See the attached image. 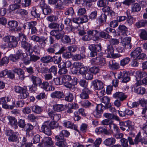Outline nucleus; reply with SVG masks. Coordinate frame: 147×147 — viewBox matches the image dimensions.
<instances>
[{
	"instance_id": "nucleus-29",
	"label": "nucleus",
	"mask_w": 147,
	"mask_h": 147,
	"mask_svg": "<svg viewBox=\"0 0 147 147\" xmlns=\"http://www.w3.org/2000/svg\"><path fill=\"white\" fill-rule=\"evenodd\" d=\"M116 141L115 138L113 137H111L105 139L104 141V144L106 146H109L114 144Z\"/></svg>"
},
{
	"instance_id": "nucleus-17",
	"label": "nucleus",
	"mask_w": 147,
	"mask_h": 147,
	"mask_svg": "<svg viewBox=\"0 0 147 147\" xmlns=\"http://www.w3.org/2000/svg\"><path fill=\"white\" fill-rule=\"evenodd\" d=\"M47 123L49 124V126L51 129H56L59 131H61L63 129L62 127L59 126V123L53 121L50 122L49 121H46Z\"/></svg>"
},
{
	"instance_id": "nucleus-26",
	"label": "nucleus",
	"mask_w": 147,
	"mask_h": 147,
	"mask_svg": "<svg viewBox=\"0 0 147 147\" xmlns=\"http://www.w3.org/2000/svg\"><path fill=\"white\" fill-rule=\"evenodd\" d=\"M63 125L65 127L70 129H74L78 132L79 131L78 129V127L75 125H74L70 121H65L63 123Z\"/></svg>"
},
{
	"instance_id": "nucleus-58",
	"label": "nucleus",
	"mask_w": 147,
	"mask_h": 147,
	"mask_svg": "<svg viewBox=\"0 0 147 147\" xmlns=\"http://www.w3.org/2000/svg\"><path fill=\"white\" fill-rule=\"evenodd\" d=\"M34 128L33 125L30 123H27L26 124L25 127V130L26 131V134L29 135V132L32 130Z\"/></svg>"
},
{
	"instance_id": "nucleus-22",
	"label": "nucleus",
	"mask_w": 147,
	"mask_h": 147,
	"mask_svg": "<svg viewBox=\"0 0 147 147\" xmlns=\"http://www.w3.org/2000/svg\"><path fill=\"white\" fill-rule=\"evenodd\" d=\"M113 96L114 98L119 99L120 101H122L126 99L127 96L123 92H117L113 94Z\"/></svg>"
},
{
	"instance_id": "nucleus-24",
	"label": "nucleus",
	"mask_w": 147,
	"mask_h": 147,
	"mask_svg": "<svg viewBox=\"0 0 147 147\" xmlns=\"http://www.w3.org/2000/svg\"><path fill=\"white\" fill-rule=\"evenodd\" d=\"M95 132L98 134L101 133H104L106 135H111V133L106 128L100 127L96 128L95 130Z\"/></svg>"
},
{
	"instance_id": "nucleus-15",
	"label": "nucleus",
	"mask_w": 147,
	"mask_h": 147,
	"mask_svg": "<svg viewBox=\"0 0 147 147\" xmlns=\"http://www.w3.org/2000/svg\"><path fill=\"white\" fill-rule=\"evenodd\" d=\"M48 115L49 117L53 121L57 122L60 119L61 115L60 114H57L54 113L52 110H49Z\"/></svg>"
},
{
	"instance_id": "nucleus-52",
	"label": "nucleus",
	"mask_w": 147,
	"mask_h": 147,
	"mask_svg": "<svg viewBox=\"0 0 147 147\" xmlns=\"http://www.w3.org/2000/svg\"><path fill=\"white\" fill-rule=\"evenodd\" d=\"M32 111L36 113L39 114L41 112V108L37 105L32 106Z\"/></svg>"
},
{
	"instance_id": "nucleus-57",
	"label": "nucleus",
	"mask_w": 147,
	"mask_h": 147,
	"mask_svg": "<svg viewBox=\"0 0 147 147\" xmlns=\"http://www.w3.org/2000/svg\"><path fill=\"white\" fill-rule=\"evenodd\" d=\"M100 36L102 38L105 39H110L111 36L109 34L102 31H101L99 33Z\"/></svg>"
},
{
	"instance_id": "nucleus-44",
	"label": "nucleus",
	"mask_w": 147,
	"mask_h": 147,
	"mask_svg": "<svg viewBox=\"0 0 147 147\" xmlns=\"http://www.w3.org/2000/svg\"><path fill=\"white\" fill-rule=\"evenodd\" d=\"M136 78L138 77L140 78H143L144 79L147 77V74L144 72L138 71L136 72Z\"/></svg>"
},
{
	"instance_id": "nucleus-56",
	"label": "nucleus",
	"mask_w": 147,
	"mask_h": 147,
	"mask_svg": "<svg viewBox=\"0 0 147 147\" xmlns=\"http://www.w3.org/2000/svg\"><path fill=\"white\" fill-rule=\"evenodd\" d=\"M80 85L84 88H88V82L85 79H81L79 82Z\"/></svg>"
},
{
	"instance_id": "nucleus-64",
	"label": "nucleus",
	"mask_w": 147,
	"mask_h": 147,
	"mask_svg": "<svg viewBox=\"0 0 147 147\" xmlns=\"http://www.w3.org/2000/svg\"><path fill=\"white\" fill-rule=\"evenodd\" d=\"M78 49V47L76 45H74L68 46L67 47V49L70 53H74Z\"/></svg>"
},
{
	"instance_id": "nucleus-20",
	"label": "nucleus",
	"mask_w": 147,
	"mask_h": 147,
	"mask_svg": "<svg viewBox=\"0 0 147 147\" xmlns=\"http://www.w3.org/2000/svg\"><path fill=\"white\" fill-rule=\"evenodd\" d=\"M118 78L119 79H123L122 82L123 83H127L130 80V77L127 73L124 72H120L119 74Z\"/></svg>"
},
{
	"instance_id": "nucleus-7",
	"label": "nucleus",
	"mask_w": 147,
	"mask_h": 147,
	"mask_svg": "<svg viewBox=\"0 0 147 147\" xmlns=\"http://www.w3.org/2000/svg\"><path fill=\"white\" fill-rule=\"evenodd\" d=\"M114 48L113 46L109 45L107 46V49L105 51V53L109 56L117 58L121 57V55L119 54H114Z\"/></svg>"
},
{
	"instance_id": "nucleus-13",
	"label": "nucleus",
	"mask_w": 147,
	"mask_h": 147,
	"mask_svg": "<svg viewBox=\"0 0 147 147\" xmlns=\"http://www.w3.org/2000/svg\"><path fill=\"white\" fill-rule=\"evenodd\" d=\"M40 5L42 7L44 8L41 10H42L43 13L45 15H50L52 12V9L50 7L48 6L47 5L44 3V1H41Z\"/></svg>"
},
{
	"instance_id": "nucleus-9",
	"label": "nucleus",
	"mask_w": 147,
	"mask_h": 147,
	"mask_svg": "<svg viewBox=\"0 0 147 147\" xmlns=\"http://www.w3.org/2000/svg\"><path fill=\"white\" fill-rule=\"evenodd\" d=\"M105 108L101 104L97 105L95 111L94 112V114L95 117L97 118L100 117L101 114L103 113L104 109Z\"/></svg>"
},
{
	"instance_id": "nucleus-36",
	"label": "nucleus",
	"mask_w": 147,
	"mask_h": 147,
	"mask_svg": "<svg viewBox=\"0 0 147 147\" xmlns=\"http://www.w3.org/2000/svg\"><path fill=\"white\" fill-rule=\"evenodd\" d=\"M13 71L15 73L17 74L19 76L20 79V80H23L24 79V72L22 69L20 68H16L14 69Z\"/></svg>"
},
{
	"instance_id": "nucleus-60",
	"label": "nucleus",
	"mask_w": 147,
	"mask_h": 147,
	"mask_svg": "<svg viewBox=\"0 0 147 147\" xmlns=\"http://www.w3.org/2000/svg\"><path fill=\"white\" fill-rule=\"evenodd\" d=\"M16 13L23 16L24 15L28 14V13L26 10L24 9H20L17 10Z\"/></svg>"
},
{
	"instance_id": "nucleus-33",
	"label": "nucleus",
	"mask_w": 147,
	"mask_h": 147,
	"mask_svg": "<svg viewBox=\"0 0 147 147\" xmlns=\"http://www.w3.org/2000/svg\"><path fill=\"white\" fill-rule=\"evenodd\" d=\"M89 48L91 51L97 52L101 50V47L100 45L92 44L89 46Z\"/></svg>"
},
{
	"instance_id": "nucleus-28",
	"label": "nucleus",
	"mask_w": 147,
	"mask_h": 147,
	"mask_svg": "<svg viewBox=\"0 0 147 147\" xmlns=\"http://www.w3.org/2000/svg\"><path fill=\"white\" fill-rule=\"evenodd\" d=\"M7 118L9 121L10 124L11 126L14 127L15 128L17 127L18 122L17 120L14 117L8 116H7Z\"/></svg>"
},
{
	"instance_id": "nucleus-38",
	"label": "nucleus",
	"mask_w": 147,
	"mask_h": 147,
	"mask_svg": "<svg viewBox=\"0 0 147 147\" xmlns=\"http://www.w3.org/2000/svg\"><path fill=\"white\" fill-rule=\"evenodd\" d=\"M61 131L59 134L56 136L59 138H64V137H67L70 135V133L67 130H61Z\"/></svg>"
},
{
	"instance_id": "nucleus-39",
	"label": "nucleus",
	"mask_w": 147,
	"mask_h": 147,
	"mask_svg": "<svg viewBox=\"0 0 147 147\" xmlns=\"http://www.w3.org/2000/svg\"><path fill=\"white\" fill-rule=\"evenodd\" d=\"M102 10L104 12H107L111 16H114L115 13L109 6H106L102 9Z\"/></svg>"
},
{
	"instance_id": "nucleus-6",
	"label": "nucleus",
	"mask_w": 147,
	"mask_h": 147,
	"mask_svg": "<svg viewBox=\"0 0 147 147\" xmlns=\"http://www.w3.org/2000/svg\"><path fill=\"white\" fill-rule=\"evenodd\" d=\"M10 101L8 97H4L1 98L0 100V104L2 105L3 108L5 109H13L16 105L14 102H12L13 104L11 105H9L7 103Z\"/></svg>"
},
{
	"instance_id": "nucleus-54",
	"label": "nucleus",
	"mask_w": 147,
	"mask_h": 147,
	"mask_svg": "<svg viewBox=\"0 0 147 147\" xmlns=\"http://www.w3.org/2000/svg\"><path fill=\"white\" fill-rule=\"evenodd\" d=\"M105 31L108 34L110 33L111 34L115 36L116 35V32L115 30L110 27L106 28L105 30Z\"/></svg>"
},
{
	"instance_id": "nucleus-53",
	"label": "nucleus",
	"mask_w": 147,
	"mask_h": 147,
	"mask_svg": "<svg viewBox=\"0 0 147 147\" xmlns=\"http://www.w3.org/2000/svg\"><path fill=\"white\" fill-rule=\"evenodd\" d=\"M85 55L82 54H76L74 55L73 57V59L74 61H77L81 59L84 58Z\"/></svg>"
},
{
	"instance_id": "nucleus-11",
	"label": "nucleus",
	"mask_w": 147,
	"mask_h": 147,
	"mask_svg": "<svg viewBox=\"0 0 147 147\" xmlns=\"http://www.w3.org/2000/svg\"><path fill=\"white\" fill-rule=\"evenodd\" d=\"M39 86L40 88L46 91H52L55 89L54 87L50 85L47 81H44L40 83Z\"/></svg>"
},
{
	"instance_id": "nucleus-2",
	"label": "nucleus",
	"mask_w": 147,
	"mask_h": 147,
	"mask_svg": "<svg viewBox=\"0 0 147 147\" xmlns=\"http://www.w3.org/2000/svg\"><path fill=\"white\" fill-rule=\"evenodd\" d=\"M26 36L24 34H19V38L21 41V47L30 54L32 53V52L30 51L32 45L26 41Z\"/></svg>"
},
{
	"instance_id": "nucleus-3",
	"label": "nucleus",
	"mask_w": 147,
	"mask_h": 147,
	"mask_svg": "<svg viewBox=\"0 0 147 147\" xmlns=\"http://www.w3.org/2000/svg\"><path fill=\"white\" fill-rule=\"evenodd\" d=\"M3 40L8 43V46L10 48L16 47L18 45L16 38L14 36L8 35L3 37Z\"/></svg>"
},
{
	"instance_id": "nucleus-45",
	"label": "nucleus",
	"mask_w": 147,
	"mask_h": 147,
	"mask_svg": "<svg viewBox=\"0 0 147 147\" xmlns=\"http://www.w3.org/2000/svg\"><path fill=\"white\" fill-rule=\"evenodd\" d=\"M146 25H147V20H141L136 23V26L138 28Z\"/></svg>"
},
{
	"instance_id": "nucleus-23",
	"label": "nucleus",
	"mask_w": 147,
	"mask_h": 147,
	"mask_svg": "<svg viewBox=\"0 0 147 147\" xmlns=\"http://www.w3.org/2000/svg\"><path fill=\"white\" fill-rule=\"evenodd\" d=\"M59 49V45L57 43H56L51 46L47 49V51L49 54H54Z\"/></svg>"
},
{
	"instance_id": "nucleus-59",
	"label": "nucleus",
	"mask_w": 147,
	"mask_h": 147,
	"mask_svg": "<svg viewBox=\"0 0 147 147\" xmlns=\"http://www.w3.org/2000/svg\"><path fill=\"white\" fill-rule=\"evenodd\" d=\"M110 45L112 46L117 45L119 42L118 39L112 38L109 40Z\"/></svg>"
},
{
	"instance_id": "nucleus-34",
	"label": "nucleus",
	"mask_w": 147,
	"mask_h": 147,
	"mask_svg": "<svg viewBox=\"0 0 147 147\" xmlns=\"http://www.w3.org/2000/svg\"><path fill=\"white\" fill-rule=\"evenodd\" d=\"M142 50L140 47H138L136 49L133 51L130 54L131 56V57L137 59L140 53H141Z\"/></svg>"
},
{
	"instance_id": "nucleus-46",
	"label": "nucleus",
	"mask_w": 147,
	"mask_h": 147,
	"mask_svg": "<svg viewBox=\"0 0 147 147\" xmlns=\"http://www.w3.org/2000/svg\"><path fill=\"white\" fill-rule=\"evenodd\" d=\"M41 10L40 11L36 9H33L31 11V15L35 18H40V13Z\"/></svg>"
},
{
	"instance_id": "nucleus-5",
	"label": "nucleus",
	"mask_w": 147,
	"mask_h": 147,
	"mask_svg": "<svg viewBox=\"0 0 147 147\" xmlns=\"http://www.w3.org/2000/svg\"><path fill=\"white\" fill-rule=\"evenodd\" d=\"M15 89L16 92L21 94V96L22 99L26 98L29 95V93L27 91L26 86H24L22 88L20 86H16Z\"/></svg>"
},
{
	"instance_id": "nucleus-21",
	"label": "nucleus",
	"mask_w": 147,
	"mask_h": 147,
	"mask_svg": "<svg viewBox=\"0 0 147 147\" xmlns=\"http://www.w3.org/2000/svg\"><path fill=\"white\" fill-rule=\"evenodd\" d=\"M78 113L82 116H86L84 109L82 108L80 109H78V111L74 112V119L75 121H78L81 119V117L79 116Z\"/></svg>"
},
{
	"instance_id": "nucleus-41",
	"label": "nucleus",
	"mask_w": 147,
	"mask_h": 147,
	"mask_svg": "<svg viewBox=\"0 0 147 147\" xmlns=\"http://www.w3.org/2000/svg\"><path fill=\"white\" fill-rule=\"evenodd\" d=\"M82 106L85 108H89L93 106V105L88 100H85L81 102Z\"/></svg>"
},
{
	"instance_id": "nucleus-49",
	"label": "nucleus",
	"mask_w": 147,
	"mask_h": 147,
	"mask_svg": "<svg viewBox=\"0 0 147 147\" xmlns=\"http://www.w3.org/2000/svg\"><path fill=\"white\" fill-rule=\"evenodd\" d=\"M58 18L57 16L55 15H50L47 16L46 18V20L48 21L52 22H53L57 21Z\"/></svg>"
},
{
	"instance_id": "nucleus-63",
	"label": "nucleus",
	"mask_w": 147,
	"mask_h": 147,
	"mask_svg": "<svg viewBox=\"0 0 147 147\" xmlns=\"http://www.w3.org/2000/svg\"><path fill=\"white\" fill-rule=\"evenodd\" d=\"M18 24V22L14 20L10 21L8 23V25L11 28H16L17 27Z\"/></svg>"
},
{
	"instance_id": "nucleus-47",
	"label": "nucleus",
	"mask_w": 147,
	"mask_h": 147,
	"mask_svg": "<svg viewBox=\"0 0 147 147\" xmlns=\"http://www.w3.org/2000/svg\"><path fill=\"white\" fill-rule=\"evenodd\" d=\"M131 61V59L129 57H125L120 61V65L124 67L128 64Z\"/></svg>"
},
{
	"instance_id": "nucleus-31",
	"label": "nucleus",
	"mask_w": 147,
	"mask_h": 147,
	"mask_svg": "<svg viewBox=\"0 0 147 147\" xmlns=\"http://www.w3.org/2000/svg\"><path fill=\"white\" fill-rule=\"evenodd\" d=\"M101 102L105 104V107H109L110 106V99L107 96H104L100 98Z\"/></svg>"
},
{
	"instance_id": "nucleus-8",
	"label": "nucleus",
	"mask_w": 147,
	"mask_h": 147,
	"mask_svg": "<svg viewBox=\"0 0 147 147\" xmlns=\"http://www.w3.org/2000/svg\"><path fill=\"white\" fill-rule=\"evenodd\" d=\"M40 131L48 136H51L52 134L51 131L49 127V124L47 123L46 121L43 123Z\"/></svg>"
},
{
	"instance_id": "nucleus-25",
	"label": "nucleus",
	"mask_w": 147,
	"mask_h": 147,
	"mask_svg": "<svg viewBox=\"0 0 147 147\" xmlns=\"http://www.w3.org/2000/svg\"><path fill=\"white\" fill-rule=\"evenodd\" d=\"M45 147H53L52 139L49 137L44 138L42 141Z\"/></svg>"
},
{
	"instance_id": "nucleus-10",
	"label": "nucleus",
	"mask_w": 147,
	"mask_h": 147,
	"mask_svg": "<svg viewBox=\"0 0 147 147\" xmlns=\"http://www.w3.org/2000/svg\"><path fill=\"white\" fill-rule=\"evenodd\" d=\"M99 31L96 30H89L87 31V34L92 36V40L94 41H96L99 39L98 36Z\"/></svg>"
},
{
	"instance_id": "nucleus-32",
	"label": "nucleus",
	"mask_w": 147,
	"mask_h": 147,
	"mask_svg": "<svg viewBox=\"0 0 147 147\" xmlns=\"http://www.w3.org/2000/svg\"><path fill=\"white\" fill-rule=\"evenodd\" d=\"M51 97L54 98H61L64 96V95L63 92L56 91L51 93Z\"/></svg>"
},
{
	"instance_id": "nucleus-37",
	"label": "nucleus",
	"mask_w": 147,
	"mask_h": 147,
	"mask_svg": "<svg viewBox=\"0 0 147 147\" xmlns=\"http://www.w3.org/2000/svg\"><path fill=\"white\" fill-rule=\"evenodd\" d=\"M53 60V57L49 55L42 57L40 59L41 61L44 63H50L52 62Z\"/></svg>"
},
{
	"instance_id": "nucleus-18",
	"label": "nucleus",
	"mask_w": 147,
	"mask_h": 147,
	"mask_svg": "<svg viewBox=\"0 0 147 147\" xmlns=\"http://www.w3.org/2000/svg\"><path fill=\"white\" fill-rule=\"evenodd\" d=\"M91 91L88 88H84L82 90V92L80 95V97L82 99H87L89 98V95L90 94Z\"/></svg>"
},
{
	"instance_id": "nucleus-4",
	"label": "nucleus",
	"mask_w": 147,
	"mask_h": 147,
	"mask_svg": "<svg viewBox=\"0 0 147 147\" xmlns=\"http://www.w3.org/2000/svg\"><path fill=\"white\" fill-rule=\"evenodd\" d=\"M62 82L66 88L70 89L73 85L71 82L72 80L71 76L68 75H64L63 76L62 78Z\"/></svg>"
},
{
	"instance_id": "nucleus-12",
	"label": "nucleus",
	"mask_w": 147,
	"mask_h": 147,
	"mask_svg": "<svg viewBox=\"0 0 147 147\" xmlns=\"http://www.w3.org/2000/svg\"><path fill=\"white\" fill-rule=\"evenodd\" d=\"M90 61L92 65H102L105 63V59L102 57H99L93 58Z\"/></svg>"
},
{
	"instance_id": "nucleus-55",
	"label": "nucleus",
	"mask_w": 147,
	"mask_h": 147,
	"mask_svg": "<svg viewBox=\"0 0 147 147\" xmlns=\"http://www.w3.org/2000/svg\"><path fill=\"white\" fill-rule=\"evenodd\" d=\"M135 84L136 86H138L142 85H147V77L142 80H137Z\"/></svg>"
},
{
	"instance_id": "nucleus-42",
	"label": "nucleus",
	"mask_w": 147,
	"mask_h": 147,
	"mask_svg": "<svg viewBox=\"0 0 147 147\" xmlns=\"http://www.w3.org/2000/svg\"><path fill=\"white\" fill-rule=\"evenodd\" d=\"M119 29L121 31L122 34L124 36H127L128 33L127 28L125 26H119Z\"/></svg>"
},
{
	"instance_id": "nucleus-1",
	"label": "nucleus",
	"mask_w": 147,
	"mask_h": 147,
	"mask_svg": "<svg viewBox=\"0 0 147 147\" xmlns=\"http://www.w3.org/2000/svg\"><path fill=\"white\" fill-rule=\"evenodd\" d=\"M48 27L50 29H57V30H53L50 32L51 35L55 36V39L57 40L62 38L63 37V34L59 31H62L64 28L63 24H59L57 22H52L49 24Z\"/></svg>"
},
{
	"instance_id": "nucleus-50",
	"label": "nucleus",
	"mask_w": 147,
	"mask_h": 147,
	"mask_svg": "<svg viewBox=\"0 0 147 147\" xmlns=\"http://www.w3.org/2000/svg\"><path fill=\"white\" fill-rule=\"evenodd\" d=\"M53 109L54 111L59 112L62 111L63 109V105L56 104L53 106Z\"/></svg>"
},
{
	"instance_id": "nucleus-48",
	"label": "nucleus",
	"mask_w": 147,
	"mask_h": 147,
	"mask_svg": "<svg viewBox=\"0 0 147 147\" xmlns=\"http://www.w3.org/2000/svg\"><path fill=\"white\" fill-rule=\"evenodd\" d=\"M107 16L104 14H101L97 19L99 22L102 24L106 22Z\"/></svg>"
},
{
	"instance_id": "nucleus-61",
	"label": "nucleus",
	"mask_w": 147,
	"mask_h": 147,
	"mask_svg": "<svg viewBox=\"0 0 147 147\" xmlns=\"http://www.w3.org/2000/svg\"><path fill=\"white\" fill-rule=\"evenodd\" d=\"M74 97L73 94L71 93H69V94L65 96V100L68 102H72L74 99Z\"/></svg>"
},
{
	"instance_id": "nucleus-35",
	"label": "nucleus",
	"mask_w": 147,
	"mask_h": 147,
	"mask_svg": "<svg viewBox=\"0 0 147 147\" xmlns=\"http://www.w3.org/2000/svg\"><path fill=\"white\" fill-rule=\"evenodd\" d=\"M109 128L110 129L109 130L111 132V133L115 134L119 130V129L117 126L113 123H111V124H110Z\"/></svg>"
},
{
	"instance_id": "nucleus-27",
	"label": "nucleus",
	"mask_w": 147,
	"mask_h": 147,
	"mask_svg": "<svg viewBox=\"0 0 147 147\" xmlns=\"http://www.w3.org/2000/svg\"><path fill=\"white\" fill-rule=\"evenodd\" d=\"M147 103L146 100L143 98L140 100L138 101L134 102H132L131 104V106L132 108L137 107L140 104L142 107H144V104H147Z\"/></svg>"
},
{
	"instance_id": "nucleus-40",
	"label": "nucleus",
	"mask_w": 147,
	"mask_h": 147,
	"mask_svg": "<svg viewBox=\"0 0 147 147\" xmlns=\"http://www.w3.org/2000/svg\"><path fill=\"white\" fill-rule=\"evenodd\" d=\"M141 7L140 5L138 3H135L133 4L131 6L132 12H138L141 10Z\"/></svg>"
},
{
	"instance_id": "nucleus-43",
	"label": "nucleus",
	"mask_w": 147,
	"mask_h": 147,
	"mask_svg": "<svg viewBox=\"0 0 147 147\" xmlns=\"http://www.w3.org/2000/svg\"><path fill=\"white\" fill-rule=\"evenodd\" d=\"M109 66L113 69H117L119 67V64L116 62L115 61L112 60L109 61Z\"/></svg>"
},
{
	"instance_id": "nucleus-16",
	"label": "nucleus",
	"mask_w": 147,
	"mask_h": 147,
	"mask_svg": "<svg viewBox=\"0 0 147 147\" xmlns=\"http://www.w3.org/2000/svg\"><path fill=\"white\" fill-rule=\"evenodd\" d=\"M55 139L57 140L55 144L59 147H66L67 146V143L66 140L64 138L55 137Z\"/></svg>"
},
{
	"instance_id": "nucleus-14",
	"label": "nucleus",
	"mask_w": 147,
	"mask_h": 147,
	"mask_svg": "<svg viewBox=\"0 0 147 147\" xmlns=\"http://www.w3.org/2000/svg\"><path fill=\"white\" fill-rule=\"evenodd\" d=\"M94 88L95 90H100L103 89L104 87V84L101 81L96 80L92 82Z\"/></svg>"
},
{
	"instance_id": "nucleus-19",
	"label": "nucleus",
	"mask_w": 147,
	"mask_h": 147,
	"mask_svg": "<svg viewBox=\"0 0 147 147\" xmlns=\"http://www.w3.org/2000/svg\"><path fill=\"white\" fill-rule=\"evenodd\" d=\"M131 38L126 37L124 38L121 42L122 46L125 49H130L131 48V45L130 44Z\"/></svg>"
},
{
	"instance_id": "nucleus-30",
	"label": "nucleus",
	"mask_w": 147,
	"mask_h": 147,
	"mask_svg": "<svg viewBox=\"0 0 147 147\" xmlns=\"http://www.w3.org/2000/svg\"><path fill=\"white\" fill-rule=\"evenodd\" d=\"M31 79L33 85L39 86L42 82L41 80L39 77L33 75L32 76Z\"/></svg>"
},
{
	"instance_id": "nucleus-51",
	"label": "nucleus",
	"mask_w": 147,
	"mask_h": 147,
	"mask_svg": "<svg viewBox=\"0 0 147 147\" xmlns=\"http://www.w3.org/2000/svg\"><path fill=\"white\" fill-rule=\"evenodd\" d=\"M28 29L29 30L36 27L37 25V22L36 21H32L30 22H27L26 23Z\"/></svg>"
},
{
	"instance_id": "nucleus-62",
	"label": "nucleus",
	"mask_w": 147,
	"mask_h": 147,
	"mask_svg": "<svg viewBox=\"0 0 147 147\" xmlns=\"http://www.w3.org/2000/svg\"><path fill=\"white\" fill-rule=\"evenodd\" d=\"M140 37L143 40H147V32L144 29L142 30L140 34Z\"/></svg>"
}]
</instances>
